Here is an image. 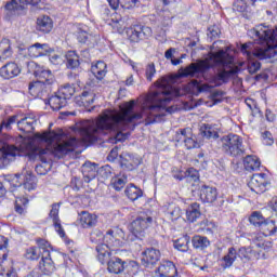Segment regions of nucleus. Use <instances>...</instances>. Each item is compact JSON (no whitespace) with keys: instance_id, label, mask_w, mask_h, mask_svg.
<instances>
[{"instance_id":"nucleus-1","label":"nucleus","mask_w":277,"mask_h":277,"mask_svg":"<svg viewBox=\"0 0 277 277\" xmlns=\"http://www.w3.org/2000/svg\"><path fill=\"white\" fill-rule=\"evenodd\" d=\"M157 89L149 93L147 96L138 101L141 111L135 113V100L126 102L119 106V109H106L103 114L92 121H87L80 130L79 135L81 138L75 136H66L64 131L58 132L50 131L36 133L35 142L45 144V148L38 147L35 149V155L42 161L49 163L51 157H62L68 153L75 151L76 148H81L85 144H92L101 140V135L110 134V142H122V131H127L129 127H135V122L144 120L145 124H155L161 122V118L166 114H172L174 107H167L172 98L182 96L181 90L172 87L168 78L162 77L156 81Z\"/></svg>"},{"instance_id":"nucleus-2","label":"nucleus","mask_w":277,"mask_h":277,"mask_svg":"<svg viewBox=\"0 0 277 277\" xmlns=\"http://www.w3.org/2000/svg\"><path fill=\"white\" fill-rule=\"evenodd\" d=\"M211 60L213 65H211V62L207 60H200L196 63H190L185 68H181L179 70L180 77H200V75H205L207 70H210V68L216 66L217 68L222 69H219V71L211 77L210 83H212L214 88H220V85L228 83V79H230V77L237 72V70L230 68L234 62L233 55L228 54V52L224 50H220L212 54Z\"/></svg>"},{"instance_id":"nucleus-3","label":"nucleus","mask_w":277,"mask_h":277,"mask_svg":"<svg viewBox=\"0 0 277 277\" xmlns=\"http://www.w3.org/2000/svg\"><path fill=\"white\" fill-rule=\"evenodd\" d=\"M100 239H104L105 243L97 245L95 250L97 252V261L105 265V261L109 259V250H118L122 248V239H124V232L118 227L109 229L104 236L98 235Z\"/></svg>"},{"instance_id":"nucleus-4","label":"nucleus","mask_w":277,"mask_h":277,"mask_svg":"<svg viewBox=\"0 0 277 277\" xmlns=\"http://www.w3.org/2000/svg\"><path fill=\"white\" fill-rule=\"evenodd\" d=\"M219 145L222 153L227 157H243L246 155V147L243 146V138L237 134H227L219 140Z\"/></svg>"},{"instance_id":"nucleus-5","label":"nucleus","mask_w":277,"mask_h":277,"mask_svg":"<svg viewBox=\"0 0 277 277\" xmlns=\"http://www.w3.org/2000/svg\"><path fill=\"white\" fill-rule=\"evenodd\" d=\"M153 226V219L148 214L138 215L130 225L129 230L134 237H144V230Z\"/></svg>"},{"instance_id":"nucleus-6","label":"nucleus","mask_w":277,"mask_h":277,"mask_svg":"<svg viewBox=\"0 0 277 277\" xmlns=\"http://www.w3.org/2000/svg\"><path fill=\"white\" fill-rule=\"evenodd\" d=\"M266 177L267 174L265 173L253 174L248 183V187L251 192H254V194H265V192H267V185H269Z\"/></svg>"},{"instance_id":"nucleus-7","label":"nucleus","mask_w":277,"mask_h":277,"mask_svg":"<svg viewBox=\"0 0 277 277\" xmlns=\"http://www.w3.org/2000/svg\"><path fill=\"white\" fill-rule=\"evenodd\" d=\"M66 60V67L69 70H76V72H70L69 77H74V79H77L79 77V72H81L83 69L81 68V57L77 52L75 51H68L65 55Z\"/></svg>"},{"instance_id":"nucleus-8","label":"nucleus","mask_w":277,"mask_h":277,"mask_svg":"<svg viewBox=\"0 0 277 277\" xmlns=\"http://www.w3.org/2000/svg\"><path fill=\"white\" fill-rule=\"evenodd\" d=\"M131 42H140V40H147L153 36V29L148 26H134L127 31Z\"/></svg>"},{"instance_id":"nucleus-9","label":"nucleus","mask_w":277,"mask_h":277,"mask_svg":"<svg viewBox=\"0 0 277 277\" xmlns=\"http://www.w3.org/2000/svg\"><path fill=\"white\" fill-rule=\"evenodd\" d=\"M161 259V251L156 248H147L142 252V265L150 267V265H157Z\"/></svg>"},{"instance_id":"nucleus-10","label":"nucleus","mask_w":277,"mask_h":277,"mask_svg":"<svg viewBox=\"0 0 277 277\" xmlns=\"http://www.w3.org/2000/svg\"><path fill=\"white\" fill-rule=\"evenodd\" d=\"M2 156L0 157V168H5L16 157L21 155V149L15 145L4 144L2 146Z\"/></svg>"},{"instance_id":"nucleus-11","label":"nucleus","mask_w":277,"mask_h":277,"mask_svg":"<svg viewBox=\"0 0 277 277\" xmlns=\"http://www.w3.org/2000/svg\"><path fill=\"white\" fill-rule=\"evenodd\" d=\"M107 263V271L109 274H122L124 269H127V262L122 261V259L113 256L111 252H109V258L104 262Z\"/></svg>"},{"instance_id":"nucleus-12","label":"nucleus","mask_w":277,"mask_h":277,"mask_svg":"<svg viewBox=\"0 0 277 277\" xmlns=\"http://www.w3.org/2000/svg\"><path fill=\"white\" fill-rule=\"evenodd\" d=\"M60 205L61 203L52 205V208L49 213V217H51L54 229L56 230L57 235L64 238L66 237V232L64 230V226H62V220H60Z\"/></svg>"},{"instance_id":"nucleus-13","label":"nucleus","mask_w":277,"mask_h":277,"mask_svg":"<svg viewBox=\"0 0 277 277\" xmlns=\"http://www.w3.org/2000/svg\"><path fill=\"white\" fill-rule=\"evenodd\" d=\"M200 200L202 202H215L217 200V188L210 185H201L199 188Z\"/></svg>"},{"instance_id":"nucleus-14","label":"nucleus","mask_w":277,"mask_h":277,"mask_svg":"<svg viewBox=\"0 0 277 277\" xmlns=\"http://www.w3.org/2000/svg\"><path fill=\"white\" fill-rule=\"evenodd\" d=\"M28 90L31 96H38L39 98H42L44 94H49V92H51V85L44 84V82L37 80L29 83Z\"/></svg>"},{"instance_id":"nucleus-15","label":"nucleus","mask_w":277,"mask_h":277,"mask_svg":"<svg viewBox=\"0 0 277 277\" xmlns=\"http://www.w3.org/2000/svg\"><path fill=\"white\" fill-rule=\"evenodd\" d=\"M140 166V160L134 158L133 155L123 153L120 155V167L122 170H127L128 172L133 171Z\"/></svg>"},{"instance_id":"nucleus-16","label":"nucleus","mask_w":277,"mask_h":277,"mask_svg":"<svg viewBox=\"0 0 277 277\" xmlns=\"http://www.w3.org/2000/svg\"><path fill=\"white\" fill-rule=\"evenodd\" d=\"M0 75L3 79H14L21 75V68L16 63H6L1 67Z\"/></svg>"},{"instance_id":"nucleus-17","label":"nucleus","mask_w":277,"mask_h":277,"mask_svg":"<svg viewBox=\"0 0 277 277\" xmlns=\"http://www.w3.org/2000/svg\"><path fill=\"white\" fill-rule=\"evenodd\" d=\"M158 273L160 277H179V271L172 261H164L158 267Z\"/></svg>"},{"instance_id":"nucleus-18","label":"nucleus","mask_w":277,"mask_h":277,"mask_svg":"<svg viewBox=\"0 0 277 277\" xmlns=\"http://www.w3.org/2000/svg\"><path fill=\"white\" fill-rule=\"evenodd\" d=\"M35 77L38 79L37 81L44 83L45 85L51 87L55 83V76L49 69L38 68L35 71Z\"/></svg>"},{"instance_id":"nucleus-19","label":"nucleus","mask_w":277,"mask_h":277,"mask_svg":"<svg viewBox=\"0 0 277 277\" xmlns=\"http://www.w3.org/2000/svg\"><path fill=\"white\" fill-rule=\"evenodd\" d=\"M97 170H98V164L87 161L82 166V174L84 177V183H90V181H94V179H96Z\"/></svg>"},{"instance_id":"nucleus-20","label":"nucleus","mask_w":277,"mask_h":277,"mask_svg":"<svg viewBox=\"0 0 277 277\" xmlns=\"http://www.w3.org/2000/svg\"><path fill=\"white\" fill-rule=\"evenodd\" d=\"M237 249H235V247H230L227 254L220 260L222 269H229V267H233V264L237 261Z\"/></svg>"},{"instance_id":"nucleus-21","label":"nucleus","mask_w":277,"mask_h":277,"mask_svg":"<svg viewBox=\"0 0 277 277\" xmlns=\"http://www.w3.org/2000/svg\"><path fill=\"white\" fill-rule=\"evenodd\" d=\"M49 103L51 109L53 111H60V109L66 107L68 105V102L65 97L61 96L60 93H54L52 96H50L48 100H45V103Z\"/></svg>"},{"instance_id":"nucleus-22","label":"nucleus","mask_w":277,"mask_h":277,"mask_svg":"<svg viewBox=\"0 0 277 277\" xmlns=\"http://www.w3.org/2000/svg\"><path fill=\"white\" fill-rule=\"evenodd\" d=\"M39 269L47 276L55 272V264L51 259V253L49 255H42L41 261L39 262Z\"/></svg>"},{"instance_id":"nucleus-23","label":"nucleus","mask_w":277,"mask_h":277,"mask_svg":"<svg viewBox=\"0 0 277 277\" xmlns=\"http://www.w3.org/2000/svg\"><path fill=\"white\" fill-rule=\"evenodd\" d=\"M201 215L202 212H200V203L198 202L190 203L186 209V220L192 224H194V222H197V220H199Z\"/></svg>"},{"instance_id":"nucleus-24","label":"nucleus","mask_w":277,"mask_h":277,"mask_svg":"<svg viewBox=\"0 0 277 277\" xmlns=\"http://www.w3.org/2000/svg\"><path fill=\"white\" fill-rule=\"evenodd\" d=\"M237 254L239 259H245L246 261H259L261 259V253L254 251L252 247H241Z\"/></svg>"},{"instance_id":"nucleus-25","label":"nucleus","mask_w":277,"mask_h":277,"mask_svg":"<svg viewBox=\"0 0 277 277\" xmlns=\"http://www.w3.org/2000/svg\"><path fill=\"white\" fill-rule=\"evenodd\" d=\"M34 124H36V118L31 116H25L17 121V128L23 133H34Z\"/></svg>"},{"instance_id":"nucleus-26","label":"nucleus","mask_w":277,"mask_h":277,"mask_svg":"<svg viewBox=\"0 0 277 277\" xmlns=\"http://www.w3.org/2000/svg\"><path fill=\"white\" fill-rule=\"evenodd\" d=\"M79 222L82 228H92V226H96V215L88 211H82L79 213Z\"/></svg>"},{"instance_id":"nucleus-27","label":"nucleus","mask_w":277,"mask_h":277,"mask_svg":"<svg viewBox=\"0 0 277 277\" xmlns=\"http://www.w3.org/2000/svg\"><path fill=\"white\" fill-rule=\"evenodd\" d=\"M4 181L11 185L10 192H12V194H16V192L23 189V182H21V174L18 173L4 175Z\"/></svg>"},{"instance_id":"nucleus-28","label":"nucleus","mask_w":277,"mask_h":277,"mask_svg":"<svg viewBox=\"0 0 277 277\" xmlns=\"http://www.w3.org/2000/svg\"><path fill=\"white\" fill-rule=\"evenodd\" d=\"M53 29V21L49 16H41L37 18V30L42 34H49Z\"/></svg>"},{"instance_id":"nucleus-29","label":"nucleus","mask_w":277,"mask_h":277,"mask_svg":"<svg viewBox=\"0 0 277 277\" xmlns=\"http://www.w3.org/2000/svg\"><path fill=\"white\" fill-rule=\"evenodd\" d=\"M28 51L31 57H42L51 51V48H49V44H45V43L44 44L35 43L28 49Z\"/></svg>"},{"instance_id":"nucleus-30","label":"nucleus","mask_w":277,"mask_h":277,"mask_svg":"<svg viewBox=\"0 0 277 277\" xmlns=\"http://www.w3.org/2000/svg\"><path fill=\"white\" fill-rule=\"evenodd\" d=\"M192 243L195 250L205 251L209 246H211V241L207 236L196 235L192 238Z\"/></svg>"},{"instance_id":"nucleus-31","label":"nucleus","mask_w":277,"mask_h":277,"mask_svg":"<svg viewBox=\"0 0 277 277\" xmlns=\"http://www.w3.org/2000/svg\"><path fill=\"white\" fill-rule=\"evenodd\" d=\"M243 167L247 172H256L261 168V160L256 156H247L243 159Z\"/></svg>"},{"instance_id":"nucleus-32","label":"nucleus","mask_w":277,"mask_h":277,"mask_svg":"<svg viewBox=\"0 0 277 277\" xmlns=\"http://www.w3.org/2000/svg\"><path fill=\"white\" fill-rule=\"evenodd\" d=\"M91 72L101 81L107 75V64L103 61H98L95 65H92Z\"/></svg>"},{"instance_id":"nucleus-33","label":"nucleus","mask_w":277,"mask_h":277,"mask_svg":"<svg viewBox=\"0 0 277 277\" xmlns=\"http://www.w3.org/2000/svg\"><path fill=\"white\" fill-rule=\"evenodd\" d=\"M126 195L128 196L129 200H132V202H134V200H138V198H142V196H144V192L142 190V188L135 186L134 184H130L126 188Z\"/></svg>"},{"instance_id":"nucleus-34","label":"nucleus","mask_w":277,"mask_h":277,"mask_svg":"<svg viewBox=\"0 0 277 277\" xmlns=\"http://www.w3.org/2000/svg\"><path fill=\"white\" fill-rule=\"evenodd\" d=\"M16 200H15V212L18 213V215H25V212L27 211V206L29 205V199L25 197H18L17 194H14Z\"/></svg>"},{"instance_id":"nucleus-35","label":"nucleus","mask_w":277,"mask_h":277,"mask_svg":"<svg viewBox=\"0 0 277 277\" xmlns=\"http://www.w3.org/2000/svg\"><path fill=\"white\" fill-rule=\"evenodd\" d=\"M111 27L114 29V31H116L117 34H123L124 30L127 29V22H124L122 19V16L116 14L114 15V17L111 18Z\"/></svg>"},{"instance_id":"nucleus-36","label":"nucleus","mask_w":277,"mask_h":277,"mask_svg":"<svg viewBox=\"0 0 277 277\" xmlns=\"http://www.w3.org/2000/svg\"><path fill=\"white\" fill-rule=\"evenodd\" d=\"M12 57V45L9 39H2L0 41V60H8Z\"/></svg>"},{"instance_id":"nucleus-37","label":"nucleus","mask_w":277,"mask_h":277,"mask_svg":"<svg viewBox=\"0 0 277 277\" xmlns=\"http://www.w3.org/2000/svg\"><path fill=\"white\" fill-rule=\"evenodd\" d=\"M25 5H30V0H11L4 8L9 12H12L15 10H25Z\"/></svg>"},{"instance_id":"nucleus-38","label":"nucleus","mask_w":277,"mask_h":277,"mask_svg":"<svg viewBox=\"0 0 277 277\" xmlns=\"http://www.w3.org/2000/svg\"><path fill=\"white\" fill-rule=\"evenodd\" d=\"M200 134L202 135V137H206V140H217V137H220V134L217 133V131H215L209 124H203L200 128Z\"/></svg>"},{"instance_id":"nucleus-39","label":"nucleus","mask_w":277,"mask_h":277,"mask_svg":"<svg viewBox=\"0 0 277 277\" xmlns=\"http://www.w3.org/2000/svg\"><path fill=\"white\" fill-rule=\"evenodd\" d=\"M261 230L264 237H269L272 235H275L277 230L276 222L274 221H264V224L261 225Z\"/></svg>"},{"instance_id":"nucleus-40","label":"nucleus","mask_w":277,"mask_h":277,"mask_svg":"<svg viewBox=\"0 0 277 277\" xmlns=\"http://www.w3.org/2000/svg\"><path fill=\"white\" fill-rule=\"evenodd\" d=\"M175 250L187 252L189 250V236H183L173 242Z\"/></svg>"},{"instance_id":"nucleus-41","label":"nucleus","mask_w":277,"mask_h":277,"mask_svg":"<svg viewBox=\"0 0 277 277\" xmlns=\"http://www.w3.org/2000/svg\"><path fill=\"white\" fill-rule=\"evenodd\" d=\"M167 213L169 214L170 220L174 222L180 220V217L183 215V210H181L179 206L170 203L167 209Z\"/></svg>"},{"instance_id":"nucleus-42","label":"nucleus","mask_w":277,"mask_h":277,"mask_svg":"<svg viewBox=\"0 0 277 277\" xmlns=\"http://www.w3.org/2000/svg\"><path fill=\"white\" fill-rule=\"evenodd\" d=\"M24 256L28 261H38L42 256V251L38 247H29L26 249Z\"/></svg>"},{"instance_id":"nucleus-43","label":"nucleus","mask_w":277,"mask_h":277,"mask_svg":"<svg viewBox=\"0 0 277 277\" xmlns=\"http://www.w3.org/2000/svg\"><path fill=\"white\" fill-rule=\"evenodd\" d=\"M261 141L264 146H274V134L265 129H260Z\"/></svg>"},{"instance_id":"nucleus-44","label":"nucleus","mask_w":277,"mask_h":277,"mask_svg":"<svg viewBox=\"0 0 277 277\" xmlns=\"http://www.w3.org/2000/svg\"><path fill=\"white\" fill-rule=\"evenodd\" d=\"M250 224L253 226H256L258 228H261L265 222V217H263V214L261 212H253L249 217Z\"/></svg>"},{"instance_id":"nucleus-45","label":"nucleus","mask_w":277,"mask_h":277,"mask_svg":"<svg viewBox=\"0 0 277 277\" xmlns=\"http://www.w3.org/2000/svg\"><path fill=\"white\" fill-rule=\"evenodd\" d=\"M185 176L188 183H198L200 181V173L195 168L186 170Z\"/></svg>"},{"instance_id":"nucleus-46","label":"nucleus","mask_w":277,"mask_h":277,"mask_svg":"<svg viewBox=\"0 0 277 277\" xmlns=\"http://www.w3.org/2000/svg\"><path fill=\"white\" fill-rule=\"evenodd\" d=\"M37 248L40 250L42 256H49L51 254V250H49L51 248V243L48 240L39 238L37 239Z\"/></svg>"},{"instance_id":"nucleus-47","label":"nucleus","mask_w":277,"mask_h":277,"mask_svg":"<svg viewBox=\"0 0 277 277\" xmlns=\"http://www.w3.org/2000/svg\"><path fill=\"white\" fill-rule=\"evenodd\" d=\"M56 93H58L63 98H65V101L68 102V100L71 98L72 94H75V88H72L70 84H66L58 89Z\"/></svg>"},{"instance_id":"nucleus-48","label":"nucleus","mask_w":277,"mask_h":277,"mask_svg":"<svg viewBox=\"0 0 277 277\" xmlns=\"http://www.w3.org/2000/svg\"><path fill=\"white\" fill-rule=\"evenodd\" d=\"M18 116L14 115L9 117L8 119H3L0 124V133L5 129V131H12V124H15Z\"/></svg>"},{"instance_id":"nucleus-49","label":"nucleus","mask_w":277,"mask_h":277,"mask_svg":"<svg viewBox=\"0 0 277 277\" xmlns=\"http://www.w3.org/2000/svg\"><path fill=\"white\" fill-rule=\"evenodd\" d=\"M111 185L116 192H120L124 188V185H127V177L115 176L111 179Z\"/></svg>"},{"instance_id":"nucleus-50","label":"nucleus","mask_w":277,"mask_h":277,"mask_svg":"<svg viewBox=\"0 0 277 277\" xmlns=\"http://www.w3.org/2000/svg\"><path fill=\"white\" fill-rule=\"evenodd\" d=\"M94 96L95 95L92 92H88V91L82 92L81 101H82V104L84 105V107H88V106L92 105V103H94Z\"/></svg>"},{"instance_id":"nucleus-51","label":"nucleus","mask_w":277,"mask_h":277,"mask_svg":"<svg viewBox=\"0 0 277 277\" xmlns=\"http://www.w3.org/2000/svg\"><path fill=\"white\" fill-rule=\"evenodd\" d=\"M184 144L187 150H192V148H200V143L196 141L194 136H186Z\"/></svg>"},{"instance_id":"nucleus-52","label":"nucleus","mask_w":277,"mask_h":277,"mask_svg":"<svg viewBox=\"0 0 277 277\" xmlns=\"http://www.w3.org/2000/svg\"><path fill=\"white\" fill-rule=\"evenodd\" d=\"M156 72H157V69L155 68V63L148 64L145 69L147 81H153V78L155 77Z\"/></svg>"},{"instance_id":"nucleus-53","label":"nucleus","mask_w":277,"mask_h":277,"mask_svg":"<svg viewBox=\"0 0 277 277\" xmlns=\"http://www.w3.org/2000/svg\"><path fill=\"white\" fill-rule=\"evenodd\" d=\"M233 9L236 12H246V10H248V3H246V0H235Z\"/></svg>"},{"instance_id":"nucleus-54","label":"nucleus","mask_w":277,"mask_h":277,"mask_svg":"<svg viewBox=\"0 0 277 277\" xmlns=\"http://www.w3.org/2000/svg\"><path fill=\"white\" fill-rule=\"evenodd\" d=\"M220 27H217L216 25L211 26L208 28V38H210V40H215V38H220Z\"/></svg>"},{"instance_id":"nucleus-55","label":"nucleus","mask_w":277,"mask_h":277,"mask_svg":"<svg viewBox=\"0 0 277 277\" xmlns=\"http://www.w3.org/2000/svg\"><path fill=\"white\" fill-rule=\"evenodd\" d=\"M120 5L124 10H131L137 5V0H120Z\"/></svg>"},{"instance_id":"nucleus-56","label":"nucleus","mask_w":277,"mask_h":277,"mask_svg":"<svg viewBox=\"0 0 277 277\" xmlns=\"http://www.w3.org/2000/svg\"><path fill=\"white\" fill-rule=\"evenodd\" d=\"M251 241L256 248H259V243H263L265 241V235L258 233L251 236Z\"/></svg>"},{"instance_id":"nucleus-57","label":"nucleus","mask_w":277,"mask_h":277,"mask_svg":"<svg viewBox=\"0 0 277 277\" xmlns=\"http://www.w3.org/2000/svg\"><path fill=\"white\" fill-rule=\"evenodd\" d=\"M189 129H182L175 133V142H185Z\"/></svg>"},{"instance_id":"nucleus-58","label":"nucleus","mask_w":277,"mask_h":277,"mask_svg":"<svg viewBox=\"0 0 277 277\" xmlns=\"http://www.w3.org/2000/svg\"><path fill=\"white\" fill-rule=\"evenodd\" d=\"M26 66H27V72H32L34 75H36V70L40 68L34 61L26 62Z\"/></svg>"},{"instance_id":"nucleus-59","label":"nucleus","mask_w":277,"mask_h":277,"mask_svg":"<svg viewBox=\"0 0 277 277\" xmlns=\"http://www.w3.org/2000/svg\"><path fill=\"white\" fill-rule=\"evenodd\" d=\"M100 173H102L106 179H109V176H111V167L109 164L102 167L100 169Z\"/></svg>"},{"instance_id":"nucleus-60","label":"nucleus","mask_w":277,"mask_h":277,"mask_svg":"<svg viewBox=\"0 0 277 277\" xmlns=\"http://www.w3.org/2000/svg\"><path fill=\"white\" fill-rule=\"evenodd\" d=\"M6 260H8V247L0 246V263L1 261L5 263Z\"/></svg>"},{"instance_id":"nucleus-61","label":"nucleus","mask_w":277,"mask_h":277,"mask_svg":"<svg viewBox=\"0 0 277 277\" xmlns=\"http://www.w3.org/2000/svg\"><path fill=\"white\" fill-rule=\"evenodd\" d=\"M272 241L263 240V242L258 243V248H262L263 250H272Z\"/></svg>"},{"instance_id":"nucleus-62","label":"nucleus","mask_w":277,"mask_h":277,"mask_svg":"<svg viewBox=\"0 0 277 277\" xmlns=\"http://www.w3.org/2000/svg\"><path fill=\"white\" fill-rule=\"evenodd\" d=\"M265 118L267 122H274V120H276V114H274L271 109H266Z\"/></svg>"},{"instance_id":"nucleus-63","label":"nucleus","mask_w":277,"mask_h":277,"mask_svg":"<svg viewBox=\"0 0 277 277\" xmlns=\"http://www.w3.org/2000/svg\"><path fill=\"white\" fill-rule=\"evenodd\" d=\"M118 158V147H115L110 150V153L108 154V161H114V159Z\"/></svg>"},{"instance_id":"nucleus-64","label":"nucleus","mask_w":277,"mask_h":277,"mask_svg":"<svg viewBox=\"0 0 277 277\" xmlns=\"http://www.w3.org/2000/svg\"><path fill=\"white\" fill-rule=\"evenodd\" d=\"M268 207L272 209V211H275V213H277V197L272 198V200L268 203Z\"/></svg>"}]
</instances>
